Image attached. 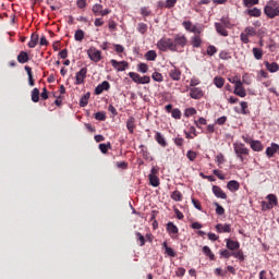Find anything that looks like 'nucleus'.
<instances>
[{"label":"nucleus","instance_id":"obj_1","mask_svg":"<svg viewBox=\"0 0 279 279\" xmlns=\"http://www.w3.org/2000/svg\"><path fill=\"white\" fill-rule=\"evenodd\" d=\"M233 150L238 160H240L242 165H247V158L245 156H250V148L245 147V144L241 142H235L233 143Z\"/></svg>","mask_w":279,"mask_h":279},{"label":"nucleus","instance_id":"obj_2","mask_svg":"<svg viewBox=\"0 0 279 279\" xmlns=\"http://www.w3.org/2000/svg\"><path fill=\"white\" fill-rule=\"evenodd\" d=\"M157 49L159 51H172L175 52V46H173V39L169 37H162L157 41Z\"/></svg>","mask_w":279,"mask_h":279},{"label":"nucleus","instance_id":"obj_3","mask_svg":"<svg viewBox=\"0 0 279 279\" xmlns=\"http://www.w3.org/2000/svg\"><path fill=\"white\" fill-rule=\"evenodd\" d=\"M219 255H220V258H226L227 260L231 256H233V258H238V260H240L241 263L245 260V254H243V251L232 252L228 248H223L219 251Z\"/></svg>","mask_w":279,"mask_h":279},{"label":"nucleus","instance_id":"obj_4","mask_svg":"<svg viewBox=\"0 0 279 279\" xmlns=\"http://www.w3.org/2000/svg\"><path fill=\"white\" fill-rule=\"evenodd\" d=\"M264 13L268 19H276L279 16V5L275 1H270L264 8Z\"/></svg>","mask_w":279,"mask_h":279},{"label":"nucleus","instance_id":"obj_5","mask_svg":"<svg viewBox=\"0 0 279 279\" xmlns=\"http://www.w3.org/2000/svg\"><path fill=\"white\" fill-rule=\"evenodd\" d=\"M186 43H189V39L185 35L177 34L174 36V39H172V45L174 47V51H178V49H184L186 47Z\"/></svg>","mask_w":279,"mask_h":279},{"label":"nucleus","instance_id":"obj_6","mask_svg":"<svg viewBox=\"0 0 279 279\" xmlns=\"http://www.w3.org/2000/svg\"><path fill=\"white\" fill-rule=\"evenodd\" d=\"M87 56L92 62H101L104 57L101 56V50H97L95 47H90L87 50Z\"/></svg>","mask_w":279,"mask_h":279},{"label":"nucleus","instance_id":"obj_7","mask_svg":"<svg viewBox=\"0 0 279 279\" xmlns=\"http://www.w3.org/2000/svg\"><path fill=\"white\" fill-rule=\"evenodd\" d=\"M87 74H88V68H82L78 72H76L74 84L76 86H80L81 84H84Z\"/></svg>","mask_w":279,"mask_h":279},{"label":"nucleus","instance_id":"obj_8","mask_svg":"<svg viewBox=\"0 0 279 279\" xmlns=\"http://www.w3.org/2000/svg\"><path fill=\"white\" fill-rule=\"evenodd\" d=\"M110 63L113 66V69H116V71H118V72L125 71V69H128V66H130V63H128V61H117V60L112 59L110 61Z\"/></svg>","mask_w":279,"mask_h":279},{"label":"nucleus","instance_id":"obj_9","mask_svg":"<svg viewBox=\"0 0 279 279\" xmlns=\"http://www.w3.org/2000/svg\"><path fill=\"white\" fill-rule=\"evenodd\" d=\"M225 243H226L227 250H229L231 252H239L240 251L241 243H239V241H234V240H231V239H226Z\"/></svg>","mask_w":279,"mask_h":279},{"label":"nucleus","instance_id":"obj_10","mask_svg":"<svg viewBox=\"0 0 279 279\" xmlns=\"http://www.w3.org/2000/svg\"><path fill=\"white\" fill-rule=\"evenodd\" d=\"M169 77H171L173 82H180V80H182V71L175 65H172V69L169 71Z\"/></svg>","mask_w":279,"mask_h":279},{"label":"nucleus","instance_id":"obj_11","mask_svg":"<svg viewBox=\"0 0 279 279\" xmlns=\"http://www.w3.org/2000/svg\"><path fill=\"white\" fill-rule=\"evenodd\" d=\"M215 228L219 234L232 232V225L229 223H218Z\"/></svg>","mask_w":279,"mask_h":279},{"label":"nucleus","instance_id":"obj_12","mask_svg":"<svg viewBox=\"0 0 279 279\" xmlns=\"http://www.w3.org/2000/svg\"><path fill=\"white\" fill-rule=\"evenodd\" d=\"M190 97L192 99H202L204 97V90L199 87H190Z\"/></svg>","mask_w":279,"mask_h":279},{"label":"nucleus","instance_id":"obj_13","mask_svg":"<svg viewBox=\"0 0 279 279\" xmlns=\"http://www.w3.org/2000/svg\"><path fill=\"white\" fill-rule=\"evenodd\" d=\"M276 154H279V145L276 143H271L270 147L266 148V156L268 158H274Z\"/></svg>","mask_w":279,"mask_h":279},{"label":"nucleus","instance_id":"obj_14","mask_svg":"<svg viewBox=\"0 0 279 279\" xmlns=\"http://www.w3.org/2000/svg\"><path fill=\"white\" fill-rule=\"evenodd\" d=\"M211 191L215 197H218L219 199H228V194H226V192H223V190H221L218 185H214Z\"/></svg>","mask_w":279,"mask_h":279},{"label":"nucleus","instance_id":"obj_15","mask_svg":"<svg viewBox=\"0 0 279 279\" xmlns=\"http://www.w3.org/2000/svg\"><path fill=\"white\" fill-rule=\"evenodd\" d=\"M104 90H110V83L108 81H104L95 88V95H101Z\"/></svg>","mask_w":279,"mask_h":279},{"label":"nucleus","instance_id":"obj_16","mask_svg":"<svg viewBox=\"0 0 279 279\" xmlns=\"http://www.w3.org/2000/svg\"><path fill=\"white\" fill-rule=\"evenodd\" d=\"M264 65L269 73H278L279 71V64L277 62L269 63V61H265Z\"/></svg>","mask_w":279,"mask_h":279},{"label":"nucleus","instance_id":"obj_17","mask_svg":"<svg viewBox=\"0 0 279 279\" xmlns=\"http://www.w3.org/2000/svg\"><path fill=\"white\" fill-rule=\"evenodd\" d=\"M227 189L231 191V193H236V191L241 189V184L236 180H231L227 183Z\"/></svg>","mask_w":279,"mask_h":279},{"label":"nucleus","instance_id":"obj_18","mask_svg":"<svg viewBox=\"0 0 279 279\" xmlns=\"http://www.w3.org/2000/svg\"><path fill=\"white\" fill-rule=\"evenodd\" d=\"M126 129L130 134H134V130H136V118L130 117L126 121Z\"/></svg>","mask_w":279,"mask_h":279},{"label":"nucleus","instance_id":"obj_19","mask_svg":"<svg viewBox=\"0 0 279 279\" xmlns=\"http://www.w3.org/2000/svg\"><path fill=\"white\" fill-rule=\"evenodd\" d=\"M166 230L170 236H173V234H178V232H180V229H178V226H175L173 222H168Z\"/></svg>","mask_w":279,"mask_h":279},{"label":"nucleus","instance_id":"obj_20","mask_svg":"<svg viewBox=\"0 0 279 279\" xmlns=\"http://www.w3.org/2000/svg\"><path fill=\"white\" fill-rule=\"evenodd\" d=\"M245 14H247L248 16H253L255 19H258L263 14V11H260V9H258V8H253V9H247L245 11Z\"/></svg>","mask_w":279,"mask_h":279},{"label":"nucleus","instance_id":"obj_21","mask_svg":"<svg viewBox=\"0 0 279 279\" xmlns=\"http://www.w3.org/2000/svg\"><path fill=\"white\" fill-rule=\"evenodd\" d=\"M250 146H251V149H253V151H263V149H265V146H263V143L256 140H253Z\"/></svg>","mask_w":279,"mask_h":279},{"label":"nucleus","instance_id":"obj_22","mask_svg":"<svg viewBox=\"0 0 279 279\" xmlns=\"http://www.w3.org/2000/svg\"><path fill=\"white\" fill-rule=\"evenodd\" d=\"M155 141H157L158 145L160 147H167V140H165V136L160 132H156L155 134Z\"/></svg>","mask_w":279,"mask_h":279},{"label":"nucleus","instance_id":"obj_23","mask_svg":"<svg viewBox=\"0 0 279 279\" xmlns=\"http://www.w3.org/2000/svg\"><path fill=\"white\" fill-rule=\"evenodd\" d=\"M17 62H20V64H25L26 62H29V54L25 51H21L17 56Z\"/></svg>","mask_w":279,"mask_h":279},{"label":"nucleus","instance_id":"obj_24","mask_svg":"<svg viewBox=\"0 0 279 279\" xmlns=\"http://www.w3.org/2000/svg\"><path fill=\"white\" fill-rule=\"evenodd\" d=\"M158 58V53L156 50H148L145 53V59L148 60V62H156V59Z\"/></svg>","mask_w":279,"mask_h":279},{"label":"nucleus","instance_id":"obj_25","mask_svg":"<svg viewBox=\"0 0 279 279\" xmlns=\"http://www.w3.org/2000/svg\"><path fill=\"white\" fill-rule=\"evenodd\" d=\"M25 71L28 75V84L29 86H36V81L34 80V73H32V69L28 65H25Z\"/></svg>","mask_w":279,"mask_h":279},{"label":"nucleus","instance_id":"obj_26","mask_svg":"<svg viewBox=\"0 0 279 279\" xmlns=\"http://www.w3.org/2000/svg\"><path fill=\"white\" fill-rule=\"evenodd\" d=\"M31 97H32V101H33L34 104H38V102L40 101V89H38L37 87H35V88L32 90Z\"/></svg>","mask_w":279,"mask_h":279},{"label":"nucleus","instance_id":"obj_27","mask_svg":"<svg viewBox=\"0 0 279 279\" xmlns=\"http://www.w3.org/2000/svg\"><path fill=\"white\" fill-rule=\"evenodd\" d=\"M39 37L36 33L31 35V40L28 41L29 49H34L38 45Z\"/></svg>","mask_w":279,"mask_h":279},{"label":"nucleus","instance_id":"obj_28","mask_svg":"<svg viewBox=\"0 0 279 279\" xmlns=\"http://www.w3.org/2000/svg\"><path fill=\"white\" fill-rule=\"evenodd\" d=\"M216 32L220 34V36H228V31L226 29V26L221 23H216L215 24Z\"/></svg>","mask_w":279,"mask_h":279},{"label":"nucleus","instance_id":"obj_29","mask_svg":"<svg viewBox=\"0 0 279 279\" xmlns=\"http://www.w3.org/2000/svg\"><path fill=\"white\" fill-rule=\"evenodd\" d=\"M162 248L165 250V254H167L171 258H175V251H173V248L169 247V245H167V242L162 243Z\"/></svg>","mask_w":279,"mask_h":279},{"label":"nucleus","instance_id":"obj_30","mask_svg":"<svg viewBox=\"0 0 279 279\" xmlns=\"http://www.w3.org/2000/svg\"><path fill=\"white\" fill-rule=\"evenodd\" d=\"M148 178H149L150 186H155V187L160 186V179L158 178V175L149 174Z\"/></svg>","mask_w":279,"mask_h":279},{"label":"nucleus","instance_id":"obj_31","mask_svg":"<svg viewBox=\"0 0 279 279\" xmlns=\"http://www.w3.org/2000/svg\"><path fill=\"white\" fill-rule=\"evenodd\" d=\"M88 99H90V94L87 92L84 96L80 99L81 108H86L88 106Z\"/></svg>","mask_w":279,"mask_h":279},{"label":"nucleus","instance_id":"obj_32","mask_svg":"<svg viewBox=\"0 0 279 279\" xmlns=\"http://www.w3.org/2000/svg\"><path fill=\"white\" fill-rule=\"evenodd\" d=\"M140 148L144 160H151V155L149 154V150H147V146L141 145Z\"/></svg>","mask_w":279,"mask_h":279},{"label":"nucleus","instance_id":"obj_33","mask_svg":"<svg viewBox=\"0 0 279 279\" xmlns=\"http://www.w3.org/2000/svg\"><path fill=\"white\" fill-rule=\"evenodd\" d=\"M214 84H215L216 88H223V85L226 84V78H223L221 76H216L214 78Z\"/></svg>","mask_w":279,"mask_h":279},{"label":"nucleus","instance_id":"obj_34","mask_svg":"<svg viewBox=\"0 0 279 279\" xmlns=\"http://www.w3.org/2000/svg\"><path fill=\"white\" fill-rule=\"evenodd\" d=\"M264 54L263 48H253V56L255 60H263Z\"/></svg>","mask_w":279,"mask_h":279},{"label":"nucleus","instance_id":"obj_35","mask_svg":"<svg viewBox=\"0 0 279 279\" xmlns=\"http://www.w3.org/2000/svg\"><path fill=\"white\" fill-rule=\"evenodd\" d=\"M101 10H104V5L99 3L94 4L92 8V12L95 14V16L101 15Z\"/></svg>","mask_w":279,"mask_h":279},{"label":"nucleus","instance_id":"obj_36","mask_svg":"<svg viewBox=\"0 0 279 279\" xmlns=\"http://www.w3.org/2000/svg\"><path fill=\"white\" fill-rule=\"evenodd\" d=\"M203 254H205V256H208V258L210 260H215V254L213 253V250H210L208 246H203Z\"/></svg>","mask_w":279,"mask_h":279},{"label":"nucleus","instance_id":"obj_37","mask_svg":"<svg viewBox=\"0 0 279 279\" xmlns=\"http://www.w3.org/2000/svg\"><path fill=\"white\" fill-rule=\"evenodd\" d=\"M183 195H182V192H180V191H174V192H172V194H171V199H173V202H182V199H183Z\"/></svg>","mask_w":279,"mask_h":279},{"label":"nucleus","instance_id":"obj_38","mask_svg":"<svg viewBox=\"0 0 279 279\" xmlns=\"http://www.w3.org/2000/svg\"><path fill=\"white\" fill-rule=\"evenodd\" d=\"M84 36H85L84 31L77 29L74 34V40H76L77 43H82V40H84Z\"/></svg>","mask_w":279,"mask_h":279},{"label":"nucleus","instance_id":"obj_39","mask_svg":"<svg viewBox=\"0 0 279 279\" xmlns=\"http://www.w3.org/2000/svg\"><path fill=\"white\" fill-rule=\"evenodd\" d=\"M267 199L272 207L278 206V197L276 196V194H268Z\"/></svg>","mask_w":279,"mask_h":279},{"label":"nucleus","instance_id":"obj_40","mask_svg":"<svg viewBox=\"0 0 279 279\" xmlns=\"http://www.w3.org/2000/svg\"><path fill=\"white\" fill-rule=\"evenodd\" d=\"M99 149L101 154H108V149H112V144H110V142L107 144H99Z\"/></svg>","mask_w":279,"mask_h":279},{"label":"nucleus","instance_id":"obj_41","mask_svg":"<svg viewBox=\"0 0 279 279\" xmlns=\"http://www.w3.org/2000/svg\"><path fill=\"white\" fill-rule=\"evenodd\" d=\"M129 77H131L135 84H141V74L136 72H130Z\"/></svg>","mask_w":279,"mask_h":279},{"label":"nucleus","instance_id":"obj_42","mask_svg":"<svg viewBox=\"0 0 279 279\" xmlns=\"http://www.w3.org/2000/svg\"><path fill=\"white\" fill-rule=\"evenodd\" d=\"M233 93L238 96V97H247V92L245 90V87H240L238 89H234Z\"/></svg>","mask_w":279,"mask_h":279},{"label":"nucleus","instance_id":"obj_43","mask_svg":"<svg viewBox=\"0 0 279 279\" xmlns=\"http://www.w3.org/2000/svg\"><path fill=\"white\" fill-rule=\"evenodd\" d=\"M260 0H243L244 8H253V5H258Z\"/></svg>","mask_w":279,"mask_h":279},{"label":"nucleus","instance_id":"obj_44","mask_svg":"<svg viewBox=\"0 0 279 279\" xmlns=\"http://www.w3.org/2000/svg\"><path fill=\"white\" fill-rule=\"evenodd\" d=\"M192 45L196 48L202 47V38L199 37V35H196L192 38Z\"/></svg>","mask_w":279,"mask_h":279},{"label":"nucleus","instance_id":"obj_45","mask_svg":"<svg viewBox=\"0 0 279 279\" xmlns=\"http://www.w3.org/2000/svg\"><path fill=\"white\" fill-rule=\"evenodd\" d=\"M195 114H197V110L193 107H190V108L185 109V111H184V117H187V118L193 117Z\"/></svg>","mask_w":279,"mask_h":279},{"label":"nucleus","instance_id":"obj_46","mask_svg":"<svg viewBox=\"0 0 279 279\" xmlns=\"http://www.w3.org/2000/svg\"><path fill=\"white\" fill-rule=\"evenodd\" d=\"M171 117L172 119H182V111L180 109H172L171 110Z\"/></svg>","mask_w":279,"mask_h":279},{"label":"nucleus","instance_id":"obj_47","mask_svg":"<svg viewBox=\"0 0 279 279\" xmlns=\"http://www.w3.org/2000/svg\"><path fill=\"white\" fill-rule=\"evenodd\" d=\"M217 47H215V46H213V45H209L208 47H207V50H206V53H207V56H210V57H213V56H215V53H217Z\"/></svg>","mask_w":279,"mask_h":279},{"label":"nucleus","instance_id":"obj_48","mask_svg":"<svg viewBox=\"0 0 279 279\" xmlns=\"http://www.w3.org/2000/svg\"><path fill=\"white\" fill-rule=\"evenodd\" d=\"M137 32H140V34H147V24L138 23L137 24Z\"/></svg>","mask_w":279,"mask_h":279},{"label":"nucleus","instance_id":"obj_49","mask_svg":"<svg viewBox=\"0 0 279 279\" xmlns=\"http://www.w3.org/2000/svg\"><path fill=\"white\" fill-rule=\"evenodd\" d=\"M151 78L155 81V82H163V76L162 74H160V72H154L151 74Z\"/></svg>","mask_w":279,"mask_h":279},{"label":"nucleus","instance_id":"obj_50","mask_svg":"<svg viewBox=\"0 0 279 279\" xmlns=\"http://www.w3.org/2000/svg\"><path fill=\"white\" fill-rule=\"evenodd\" d=\"M271 208H274V205H271V203L269 202H262V210L265 213L267 210H271Z\"/></svg>","mask_w":279,"mask_h":279},{"label":"nucleus","instance_id":"obj_51","mask_svg":"<svg viewBox=\"0 0 279 279\" xmlns=\"http://www.w3.org/2000/svg\"><path fill=\"white\" fill-rule=\"evenodd\" d=\"M244 34H246L247 36H256V28H254L252 26H247L244 29Z\"/></svg>","mask_w":279,"mask_h":279},{"label":"nucleus","instance_id":"obj_52","mask_svg":"<svg viewBox=\"0 0 279 279\" xmlns=\"http://www.w3.org/2000/svg\"><path fill=\"white\" fill-rule=\"evenodd\" d=\"M96 121H106V112L98 111L95 113Z\"/></svg>","mask_w":279,"mask_h":279},{"label":"nucleus","instance_id":"obj_53","mask_svg":"<svg viewBox=\"0 0 279 279\" xmlns=\"http://www.w3.org/2000/svg\"><path fill=\"white\" fill-rule=\"evenodd\" d=\"M219 58H220V60H230L232 58V56H230V52L222 50L219 53Z\"/></svg>","mask_w":279,"mask_h":279},{"label":"nucleus","instance_id":"obj_54","mask_svg":"<svg viewBox=\"0 0 279 279\" xmlns=\"http://www.w3.org/2000/svg\"><path fill=\"white\" fill-rule=\"evenodd\" d=\"M241 106V113L242 114H250V110L247 109V101H241L240 102Z\"/></svg>","mask_w":279,"mask_h":279},{"label":"nucleus","instance_id":"obj_55","mask_svg":"<svg viewBox=\"0 0 279 279\" xmlns=\"http://www.w3.org/2000/svg\"><path fill=\"white\" fill-rule=\"evenodd\" d=\"M137 70L140 71V73H147V71H149V65H147L146 63H140L137 65Z\"/></svg>","mask_w":279,"mask_h":279},{"label":"nucleus","instance_id":"obj_56","mask_svg":"<svg viewBox=\"0 0 279 279\" xmlns=\"http://www.w3.org/2000/svg\"><path fill=\"white\" fill-rule=\"evenodd\" d=\"M216 206V215H226V209L223 206L219 205V203H215Z\"/></svg>","mask_w":279,"mask_h":279},{"label":"nucleus","instance_id":"obj_57","mask_svg":"<svg viewBox=\"0 0 279 279\" xmlns=\"http://www.w3.org/2000/svg\"><path fill=\"white\" fill-rule=\"evenodd\" d=\"M175 3H178V0H166L165 8L171 10V8H175Z\"/></svg>","mask_w":279,"mask_h":279},{"label":"nucleus","instance_id":"obj_58","mask_svg":"<svg viewBox=\"0 0 279 279\" xmlns=\"http://www.w3.org/2000/svg\"><path fill=\"white\" fill-rule=\"evenodd\" d=\"M182 25H183L184 29H186V32H192V29H193V22L184 21L182 23Z\"/></svg>","mask_w":279,"mask_h":279},{"label":"nucleus","instance_id":"obj_59","mask_svg":"<svg viewBox=\"0 0 279 279\" xmlns=\"http://www.w3.org/2000/svg\"><path fill=\"white\" fill-rule=\"evenodd\" d=\"M216 162L218 166L223 165V162H226V157L223 156V154L220 153L216 156Z\"/></svg>","mask_w":279,"mask_h":279},{"label":"nucleus","instance_id":"obj_60","mask_svg":"<svg viewBox=\"0 0 279 279\" xmlns=\"http://www.w3.org/2000/svg\"><path fill=\"white\" fill-rule=\"evenodd\" d=\"M136 239L140 243V247H143V245H145V238L143 234H141V232H136Z\"/></svg>","mask_w":279,"mask_h":279},{"label":"nucleus","instance_id":"obj_61","mask_svg":"<svg viewBox=\"0 0 279 279\" xmlns=\"http://www.w3.org/2000/svg\"><path fill=\"white\" fill-rule=\"evenodd\" d=\"M174 145H177V147L182 148L184 146V138L182 137H175L174 138Z\"/></svg>","mask_w":279,"mask_h":279},{"label":"nucleus","instance_id":"obj_62","mask_svg":"<svg viewBox=\"0 0 279 279\" xmlns=\"http://www.w3.org/2000/svg\"><path fill=\"white\" fill-rule=\"evenodd\" d=\"M189 160H191V162H193V160H195V158H197V153L193 151V150H189L186 154Z\"/></svg>","mask_w":279,"mask_h":279},{"label":"nucleus","instance_id":"obj_63","mask_svg":"<svg viewBox=\"0 0 279 279\" xmlns=\"http://www.w3.org/2000/svg\"><path fill=\"white\" fill-rule=\"evenodd\" d=\"M207 121L205 118H199L198 120L195 121L196 128H202L201 125H206Z\"/></svg>","mask_w":279,"mask_h":279},{"label":"nucleus","instance_id":"obj_64","mask_svg":"<svg viewBox=\"0 0 279 279\" xmlns=\"http://www.w3.org/2000/svg\"><path fill=\"white\" fill-rule=\"evenodd\" d=\"M192 204L194 208H196V210H202V203H199V201H197L196 198H192Z\"/></svg>","mask_w":279,"mask_h":279}]
</instances>
